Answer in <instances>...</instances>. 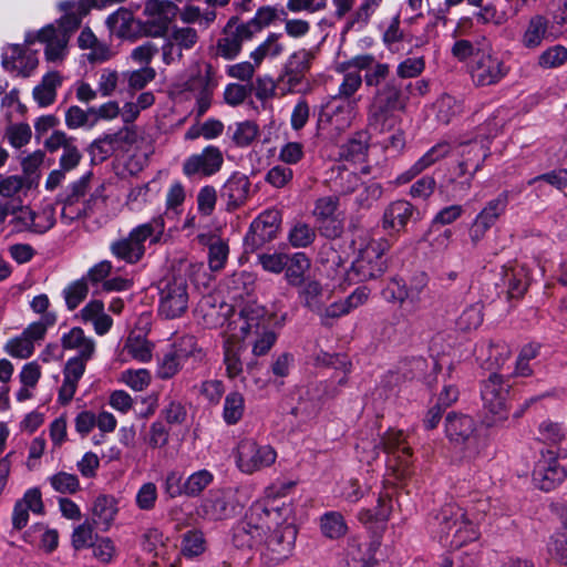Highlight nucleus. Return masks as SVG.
Listing matches in <instances>:
<instances>
[{
	"instance_id": "obj_1",
	"label": "nucleus",
	"mask_w": 567,
	"mask_h": 567,
	"mask_svg": "<svg viewBox=\"0 0 567 567\" xmlns=\"http://www.w3.org/2000/svg\"><path fill=\"white\" fill-rule=\"evenodd\" d=\"M291 514V508L284 501L269 496L250 507L246 520L240 522L234 529L233 542L238 548H252L264 545L266 532L272 525H279Z\"/></svg>"
},
{
	"instance_id": "obj_2",
	"label": "nucleus",
	"mask_w": 567,
	"mask_h": 567,
	"mask_svg": "<svg viewBox=\"0 0 567 567\" xmlns=\"http://www.w3.org/2000/svg\"><path fill=\"white\" fill-rule=\"evenodd\" d=\"M352 246L357 250V257L349 271H346L341 258L333 252L332 264L338 267L333 278L346 274L350 281H365L377 278L384 272L385 260L383 255L390 248L386 239H373L369 234L364 233L352 240Z\"/></svg>"
},
{
	"instance_id": "obj_3",
	"label": "nucleus",
	"mask_w": 567,
	"mask_h": 567,
	"mask_svg": "<svg viewBox=\"0 0 567 567\" xmlns=\"http://www.w3.org/2000/svg\"><path fill=\"white\" fill-rule=\"evenodd\" d=\"M65 349L76 350L79 355L70 359L64 368V380L59 391V399L62 403L70 402L75 393L78 382L85 371V363L95 351L94 341L86 337L81 328H73L62 338Z\"/></svg>"
},
{
	"instance_id": "obj_4",
	"label": "nucleus",
	"mask_w": 567,
	"mask_h": 567,
	"mask_svg": "<svg viewBox=\"0 0 567 567\" xmlns=\"http://www.w3.org/2000/svg\"><path fill=\"white\" fill-rule=\"evenodd\" d=\"M446 436L466 461H474L485 452L487 439L478 432L474 419L463 414H449L445 420Z\"/></svg>"
},
{
	"instance_id": "obj_5",
	"label": "nucleus",
	"mask_w": 567,
	"mask_h": 567,
	"mask_svg": "<svg viewBox=\"0 0 567 567\" xmlns=\"http://www.w3.org/2000/svg\"><path fill=\"white\" fill-rule=\"evenodd\" d=\"M408 100L400 86L392 81L388 82L373 96L369 107V127L379 133L391 131L396 123L393 113L404 111Z\"/></svg>"
},
{
	"instance_id": "obj_6",
	"label": "nucleus",
	"mask_w": 567,
	"mask_h": 567,
	"mask_svg": "<svg viewBox=\"0 0 567 567\" xmlns=\"http://www.w3.org/2000/svg\"><path fill=\"white\" fill-rule=\"evenodd\" d=\"M512 384L497 373H492L484 382L482 400L484 423L488 427L499 426L508 419Z\"/></svg>"
},
{
	"instance_id": "obj_7",
	"label": "nucleus",
	"mask_w": 567,
	"mask_h": 567,
	"mask_svg": "<svg viewBox=\"0 0 567 567\" xmlns=\"http://www.w3.org/2000/svg\"><path fill=\"white\" fill-rule=\"evenodd\" d=\"M436 519L443 534L442 538L452 547L458 548L478 538L476 526L461 508L445 507Z\"/></svg>"
},
{
	"instance_id": "obj_8",
	"label": "nucleus",
	"mask_w": 567,
	"mask_h": 567,
	"mask_svg": "<svg viewBox=\"0 0 567 567\" xmlns=\"http://www.w3.org/2000/svg\"><path fill=\"white\" fill-rule=\"evenodd\" d=\"M270 321L271 317L265 307L257 302H248L239 312L231 315L225 333L244 341L249 336H259Z\"/></svg>"
},
{
	"instance_id": "obj_9",
	"label": "nucleus",
	"mask_w": 567,
	"mask_h": 567,
	"mask_svg": "<svg viewBox=\"0 0 567 567\" xmlns=\"http://www.w3.org/2000/svg\"><path fill=\"white\" fill-rule=\"evenodd\" d=\"M159 313L166 319L178 318L188 308V282L183 275H173L159 281Z\"/></svg>"
},
{
	"instance_id": "obj_10",
	"label": "nucleus",
	"mask_w": 567,
	"mask_h": 567,
	"mask_svg": "<svg viewBox=\"0 0 567 567\" xmlns=\"http://www.w3.org/2000/svg\"><path fill=\"white\" fill-rule=\"evenodd\" d=\"M509 72L504 60L489 45L477 50L471 64V78L476 86H489L501 82Z\"/></svg>"
},
{
	"instance_id": "obj_11",
	"label": "nucleus",
	"mask_w": 567,
	"mask_h": 567,
	"mask_svg": "<svg viewBox=\"0 0 567 567\" xmlns=\"http://www.w3.org/2000/svg\"><path fill=\"white\" fill-rule=\"evenodd\" d=\"M236 465L244 474L251 475L270 467L277 458V452L268 444L254 439H243L236 447Z\"/></svg>"
},
{
	"instance_id": "obj_12",
	"label": "nucleus",
	"mask_w": 567,
	"mask_h": 567,
	"mask_svg": "<svg viewBox=\"0 0 567 567\" xmlns=\"http://www.w3.org/2000/svg\"><path fill=\"white\" fill-rule=\"evenodd\" d=\"M289 516L290 514L284 523L272 525L271 534L265 536L262 555L270 564H280L292 554L297 529L291 522H288Z\"/></svg>"
},
{
	"instance_id": "obj_13",
	"label": "nucleus",
	"mask_w": 567,
	"mask_h": 567,
	"mask_svg": "<svg viewBox=\"0 0 567 567\" xmlns=\"http://www.w3.org/2000/svg\"><path fill=\"white\" fill-rule=\"evenodd\" d=\"M382 444L388 454V471L399 480L410 473L411 447L405 443L402 431L390 430L382 439Z\"/></svg>"
},
{
	"instance_id": "obj_14",
	"label": "nucleus",
	"mask_w": 567,
	"mask_h": 567,
	"mask_svg": "<svg viewBox=\"0 0 567 567\" xmlns=\"http://www.w3.org/2000/svg\"><path fill=\"white\" fill-rule=\"evenodd\" d=\"M359 100H339L332 97L321 110L319 125L322 128L343 132L352 124L358 111Z\"/></svg>"
},
{
	"instance_id": "obj_15",
	"label": "nucleus",
	"mask_w": 567,
	"mask_h": 567,
	"mask_svg": "<svg viewBox=\"0 0 567 567\" xmlns=\"http://www.w3.org/2000/svg\"><path fill=\"white\" fill-rule=\"evenodd\" d=\"M508 205V193L503 192L494 199L485 204L482 210L476 215L475 219L470 226L468 236L473 246L485 237L488 229H491L502 215L506 212Z\"/></svg>"
},
{
	"instance_id": "obj_16",
	"label": "nucleus",
	"mask_w": 567,
	"mask_h": 567,
	"mask_svg": "<svg viewBox=\"0 0 567 567\" xmlns=\"http://www.w3.org/2000/svg\"><path fill=\"white\" fill-rule=\"evenodd\" d=\"M199 40L196 29L190 27H173L165 37L162 56L165 64L179 62L184 52L193 50Z\"/></svg>"
},
{
	"instance_id": "obj_17",
	"label": "nucleus",
	"mask_w": 567,
	"mask_h": 567,
	"mask_svg": "<svg viewBox=\"0 0 567 567\" xmlns=\"http://www.w3.org/2000/svg\"><path fill=\"white\" fill-rule=\"evenodd\" d=\"M70 40L63 32L56 31L53 23L38 31V43L42 47L45 62L62 65L69 55Z\"/></svg>"
},
{
	"instance_id": "obj_18",
	"label": "nucleus",
	"mask_w": 567,
	"mask_h": 567,
	"mask_svg": "<svg viewBox=\"0 0 567 567\" xmlns=\"http://www.w3.org/2000/svg\"><path fill=\"white\" fill-rule=\"evenodd\" d=\"M339 199L336 196L320 197L315 203L312 215L321 235L337 238L342 234L343 224L338 215Z\"/></svg>"
},
{
	"instance_id": "obj_19",
	"label": "nucleus",
	"mask_w": 567,
	"mask_h": 567,
	"mask_svg": "<svg viewBox=\"0 0 567 567\" xmlns=\"http://www.w3.org/2000/svg\"><path fill=\"white\" fill-rule=\"evenodd\" d=\"M567 476L566 470L558 463L554 451L542 454L537 461L533 481L543 491H550L559 485Z\"/></svg>"
},
{
	"instance_id": "obj_20",
	"label": "nucleus",
	"mask_w": 567,
	"mask_h": 567,
	"mask_svg": "<svg viewBox=\"0 0 567 567\" xmlns=\"http://www.w3.org/2000/svg\"><path fill=\"white\" fill-rule=\"evenodd\" d=\"M224 163L223 153L218 147L207 146L203 152L193 154L183 164L186 176H210L217 173Z\"/></svg>"
},
{
	"instance_id": "obj_21",
	"label": "nucleus",
	"mask_w": 567,
	"mask_h": 567,
	"mask_svg": "<svg viewBox=\"0 0 567 567\" xmlns=\"http://www.w3.org/2000/svg\"><path fill=\"white\" fill-rule=\"evenodd\" d=\"M419 218L420 212L413 204L405 199H398L385 207L382 216V228L400 234L405 231L409 221Z\"/></svg>"
},
{
	"instance_id": "obj_22",
	"label": "nucleus",
	"mask_w": 567,
	"mask_h": 567,
	"mask_svg": "<svg viewBox=\"0 0 567 567\" xmlns=\"http://www.w3.org/2000/svg\"><path fill=\"white\" fill-rule=\"evenodd\" d=\"M251 38V32L243 23L231 19L224 29V35L217 42V54L231 60L240 52L243 43Z\"/></svg>"
},
{
	"instance_id": "obj_23",
	"label": "nucleus",
	"mask_w": 567,
	"mask_h": 567,
	"mask_svg": "<svg viewBox=\"0 0 567 567\" xmlns=\"http://www.w3.org/2000/svg\"><path fill=\"white\" fill-rule=\"evenodd\" d=\"M231 493L226 489H213L203 501L198 514L209 520H221L234 514Z\"/></svg>"
},
{
	"instance_id": "obj_24",
	"label": "nucleus",
	"mask_w": 567,
	"mask_h": 567,
	"mask_svg": "<svg viewBox=\"0 0 567 567\" xmlns=\"http://www.w3.org/2000/svg\"><path fill=\"white\" fill-rule=\"evenodd\" d=\"M315 55L311 51L302 49L293 52L280 76V82L285 83L289 90L296 89L305 79L311 68Z\"/></svg>"
},
{
	"instance_id": "obj_25",
	"label": "nucleus",
	"mask_w": 567,
	"mask_h": 567,
	"mask_svg": "<svg viewBox=\"0 0 567 567\" xmlns=\"http://www.w3.org/2000/svg\"><path fill=\"white\" fill-rule=\"evenodd\" d=\"M192 91H199L197 97V116H202L210 106V96L216 82L214 79V70L210 64L197 66V72L188 81Z\"/></svg>"
},
{
	"instance_id": "obj_26",
	"label": "nucleus",
	"mask_w": 567,
	"mask_h": 567,
	"mask_svg": "<svg viewBox=\"0 0 567 567\" xmlns=\"http://www.w3.org/2000/svg\"><path fill=\"white\" fill-rule=\"evenodd\" d=\"M59 7L64 14L56 20L54 24L55 30L63 32L71 39L73 33L80 28L82 19L89 13L90 4L86 0H80L78 2H61Z\"/></svg>"
},
{
	"instance_id": "obj_27",
	"label": "nucleus",
	"mask_w": 567,
	"mask_h": 567,
	"mask_svg": "<svg viewBox=\"0 0 567 567\" xmlns=\"http://www.w3.org/2000/svg\"><path fill=\"white\" fill-rule=\"evenodd\" d=\"M23 176H8L0 179V195L12 197L23 189H30L33 184L32 174L35 172V158L28 156L22 162Z\"/></svg>"
},
{
	"instance_id": "obj_28",
	"label": "nucleus",
	"mask_w": 567,
	"mask_h": 567,
	"mask_svg": "<svg viewBox=\"0 0 567 567\" xmlns=\"http://www.w3.org/2000/svg\"><path fill=\"white\" fill-rule=\"evenodd\" d=\"M451 151V146L446 142H441L430 148L421 158H419L408 171L402 173L396 182L405 184L412 178L421 174L423 171L444 158Z\"/></svg>"
},
{
	"instance_id": "obj_29",
	"label": "nucleus",
	"mask_w": 567,
	"mask_h": 567,
	"mask_svg": "<svg viewBox=\"0 0 567 567\" xmlns=\"http://www.w3.org/2000/svg\"><path fill=\"white\" fill-rule=\"evenodd\" d=\"M250 182L246 175L234 174L223 186L221 197L227 199L229 210L241 206L249 197Z\"/></svg>"
},
{
	"instance_id": "obj_30",
	"label": "nucleus",
	"mask_w": 567,
	"mask_h": 567,
	"mask_svg": "<svg viewBox=\"0 0 567 567\" xmlns=\"http://www.w3.org/2000/svg\"><path fill=\"white\" fill-rule=\"evenodd\" d=\"M511 349L503 341H489L483 344L478 352L482 365L492 371L502 370L511 359Z\"/></svg>"
},
{
	"instance_id": "obj_31",
	"label": "nucleus",
	"mask_w": 567,
	"mask_h": 567,
	"mask_svg": "<svg viewBox=\"0 0 567 567\" xmlns=\"http://www.w3.org/2000/svg\"><path fill=\"white\" fill-rule=\"evenodd\" d=\"M377 543L352 542L349 547L350 561L347 567H391L385 560L375 558Z\"/></svg>"
},
{
	"instance_id": "obj_32",
	"label": "nucleus",
	"mask_w": 567,
	"mask_h": 567,
	"mask_svg": "<svg viewBox=\"0 0 567 567\" xmlns=\"http://www.w3.org/2000/svg\"><path fill=\"white\" fill-rule=\"evenodd\" d=\"M487 155L488 150L483 142L475 141L464 144L461 151L462 161L458 164L461 175L468 174L472 178L481 168Z\"/></svg>"
},
{
	"instance_id": "obj_33",
	"label": "nucleus",
	"mask_w": 567,
	"mask_h": 567,
	"mask_svg": "<svg viewBox=\"0 0 567 567\" xmlns=\"http://www.w3.org/2000/svg\"><path fill=\"white\" fill-rule=\"evenodd\" d=\"M281 225V213L278 209H268L260 214L251 224V231L260 244L272 240Z\"/></svg>"
},
{
	"instance_id": "obj_34",
	"label": "nucleus",
	"mask_w": 567,
	"mask_h": 567,
	"mask_svg": "<svg viewBox=\"0 0 567 567\" xmlns=\"http://www.w3.org/2000/svg\"><path fill=\"white\" fill-rule=\"evenodd\" d=\"M503 280L507 285L509 298H520L527 291L529 286V274L526 266L513 264L505 266L503 270Z\"/></svg>"
},
{
	"instance_id": "obj_35",
	"label": "nucleus",
	"mask_w": 567,
	"mask_h": 567,
	"mask_svg": "<svg viewBox=\"0 0 567 567\" xmlns=\"http://www.w3.org/2000/svg\"><path fill=\"white\" fill-rule=\"evenodd\" d=\"M92 522L107 529L118 512L117 501L111 495L101 494L92 504Z\"/></svg>"
},
{
	"instance_id": "obj_36",
	"label": "nucleus",
	"mask_w": 567,
	"mask_h": 567,
	"mask_svg": "<svg viewBox=\"0 0 567 567\" xmlns=\"http://www.w3.org/2000/svg\"><path fill=\"white\" fill-rule=\"evenodd\" d=\"M35 344V322L30 323L23 332L10 339L4 351L13 358L27 359L32 355Z\"/></svg>"
},
{
	"instance_id": "obj_37",
	"label": "nucleus",
	"mask_w": 567,
	"mask_h": 567,
	"mask_svg": "<svg viewBox=\"0 0 567 567\" xmlns=\"http://www.w3.org/2000/svg\"><path fill=\"white\" fill-rule=\"evenodd\" d=\"M243 340L231 338L230 334L225 333L224 341V363L226 367L227 375L231 379L236 378L243 372V363L240 360V352L243 350Z\"/></svg>"
},
{
	"instance_id": "obj_38",
	"label": "nucleus",
	"mask_w": 567,
	"mask_h": 567,
	"mask_svg": "<svg viewBox=\"0 0 567 567\" xmlns=\"http://www.w3.org/2000/svg\"><path fill=\"white\" fill-rule=\"evenodd\" d=\"M137 133L132 127H124L115 133L105 134L96 141V146L104 152H112L117 150H127L137 141Z\"/></svg>"
},
{
	"instance_id": "obj_39",
	"label": "nucleus",
	"mask_w": 567,
	"mask_h": 567,
	"mask_svg": "<svg viewBox=\"0 0 567 567\" xmlns=\"http://www.w3.org/2000/svg\"><path fill=\"white\" fill-rule=\"evenodd\" d=\"M177 11V6L168 0H147L144 8V13L154 22L157 21L163 29L167 28Z\"/></svg>"
},
{
	"instance_id": "obj_40",
	"label": "nucleus",
	"mask_w": 567,
	"mask_h": 567,
	"mask_svg": "<svg viewBox=\"0 0 567 567\" xmlns=\"http://www.w3.org/2000/svg\"><path fill=\"white\" fill-rule=\"evenodd\" d=\"M63 78L59 71H50L45 73L38 85V105H51L56 97V89L61 86Z\"/></svg>"
},
{
	"instance_id": "obj_41",
	"label": "nucleus",
	"mask_w": 567,
	"mask_h": 567,
	"mask_svg": "<svg viewBox=\"0 0 567 567\" xmlns=\"http://www.w3.org/2000/svg\"><path fill=\"white\" fill-rule=\"evenodd\" d=\"M30 511L35 512V488H30L24 497L17 501L12 513V526L20 530L27 526Z\"/></svg>"
},
{
	"instance_id": "obj_42",
	"label": "nucleus",
	"mask_w": 567,
	"mask_h": 567,
	"mask_svg": "<svg viewBox=\"0 0 567 567\" xmlns=\"http://www.w3.org/2000/svg\"><path fill=\"white\" fill-rule=\"evenodd\" d=\"M286 278L292 286H300L305 281V274L310 268V260L303 252L288 256L286 265Z\"/></svg>"
},
{
	"instance_id": "obj_43",
	"label": "nucleus",
	"mask_w": 567,
	"mask_h": 567,
	"mask_svg": "<svg viewBox=\"0 0 567 567\" xmlns=\"http://www.w3.org/2000/svg\"><path fill=\"white\" fill-rule=\"evenodd\" d=\"M206 237L203 236L200 240L206 244ZM208 245V265L213 271H218L224 268L229 248L226 241L218 237H210L207 241Z\"/></svg>"
},
{
	"instance_id": "obj_44",
	"label": "nucleus",
	"mask_w": 567,
	"mask_h": 567,
	"mask_svg": "<svg viewBox=\"0 0 567 567\" xmlns=\"http://www.w3.org/2000/svg\"><path fill=\"white\" fill-rule=\"evenodd\" d=\"M111 251L116 258L128 264L138 262L145 254V249L140 248L128 236L112 243Z\"/></svg>"
},
{
	"instance_id": "obj_45",
	"label": "nucleus",
	"mask_w": 567,
	"mask_h": 567,
	"mask_svg": "<svg viewBox=\"0 0 567 567\" xmlns=\"http://www.w3.org/2000/svg\"><path fill=\"white\" fill-rule=\"evenodd\" d=\"M280 35L270 33L251 53L250 58L256 64L261 65L265 59H274L284 52V45L279 41Z\"/></svg>"
},
{
	"instance_id": "obj_46",
	"label": "nucleus",
	"mask_w": 567,
	"mask_h": 567,
	"mask_svg": "<svg viewBox=\"0 0 567 567\" xmlns=\"http://www.w3.org/2000/svg\"><path fill=\"white\" fill-rule=\"evenodd\" d=\"M548 550L557 560L567 566V508L563 513L561 528L550 537Z\"/></svg>"
},
{
	"instance_id": "obj_47",
	"label": "nucleus",
	"mask_w": 567,
	"mask_h": 567,
	"mask_svg": "<svg viewBox=\"0 0 567 567\" xmlns=\"http://www.w3.org/2000/svg\"><path fill=\"white\" fill-rule=\"evenodd\" d=\"M548 29V21L542 16L530 19L528 27L523 37V44L526 48H537L544 40Z\"/></svg>"
},
{
	"instance_id": "obj_48",
	"label": "nucleus",
	"mask_w": 567,
	"mask_h": 567,
	"mask_svg": "<svg viewBox=\"0 0 567 567\" xmlns=\"http://www.w3.org/2000/svg\"><path fill=\"white\" fill-rule=\"evenodd\" d=\"M20 386L16 393L18 402H25L31 400L33 396V390L35 389V362H29L23 365L19 373Z\"/></svg>"
},
{
	"instance_id": "obj_49",
	"label": "nucleus",
	"mask_w": 567,
	"mask_h": 567,
	"mask_svg": "<svg viewBox=\"0 0 567 567\" xmlns=\"http://www.w3.org/2000/svg\"><path fill=\"white\" fill-rule=\"evenodd\" d=\"M321 530L326 537L337 539L347 534L348 526L340 513L329 512L321 517Z\"/></svg>"
},
{
	"instance_id": "obj_50",
	"label": "nucleus",
	"mask_w": 567,
	"mask_h": 567,
	"mask_svg": "<svg viewBox=\"0 0 567 567\" xmlns=\"http://www.w3.org/2000/svg\"><path fill=\"white\" fill-rule=\"evenodd\" d=\"M245 412V399L239 392H230L225 398L223 417L227 424L238 423Z\"/></svg>"
},
{
	"instance_id": "obj_51",
	"label": "nucleus",
	"mask_w": 567,
	"mask_h": 567,
	"mask_svg": "<svg viewBox=\"0 0 567 567\" xmlns=\"http://www.w3.org/2000/svg\"><path fill=\"white\" fill-rule=\"evenodd\" d=\"M342 73V80L338 87V93L334 96L339 100H358L354 94L362 85V76L358 71H338Z\"/></svg>"
},
{
	"instance_id": "obj_52",
	"label": "nucleus",
	"mask_w": 567,
	"mask_h": 567,
	"mask_svg": "<svg viewBox=\"0 0 567 567\" xmlns=\"http://www.w3.org/2000/svg\"><path fill=\"white\" fill-rule=\"evenodd\" d=\"M540 346L537 343H529L524 346L516 359L514 374L517 377H529L533 374L530 362L539 354Z\"/></svg>"
},
{
	"instance_id": "obj_53",
	"label": "nucleus",
	"mask_w": 567,
	"mask_h": 567,
	"mask_svg": "<svg viewBox=\"0 0 567 567\" xmlns=\"http://www.w3.org/2000/svg\"><path fill=\"white\" fill-rule=\"evenodd\" d=\"M124 350L135 360L146 362L152 358V344L140 334H131Z\"/></svg>"
},
{
	"instance_id": "obj_54",
	"label": "nucleus",
	"mask_w": 567,
	"mask_h": 567,
	"mask_svg": "<svg viewBox=\"0 0 567 567\" xmlns=\"http://www.w3.org/2000/svg\"><path fill=\"white\" fill-rule=\"evenodd\" d=\"M97 535L94 533L93 523L89 520L78 525L71 535V545L75 550L92 547Z\"/></svg>"
},
{
	"instance_id": "obj_55",
	"label": "nucleus",
	"mask_w": 567,
	"mask_h": 567,
	"mask_svg": "<svg viewBox=\"0 0 567 567\" xmlns=\"http://www.w3.org/2000/svg\"><path fill=\"white\" fill-rule=\"evenodd\" d=\"M315 238V228L303 221L296 223L288 235V240L295 248L308 247L313 243Z\"/></svg>"
},
{
	"instance_id": "obj_56",
	"label": "nucleus",
	"mask_w": 567,
	"mask_h": 567,
	"mask_svg": "<svg viewBox=\"0 0 567 567\" xmlns=\"http://www.w3.org/2000/svg\"><path fill=\"white\" fill-rule=\"evenodd\" d=\"M436 116L442 123H450L462 112V103L455 97L444 94L435 103Z\"/></svg>"
},
{
	"instance_id": "obj_57",
	"label": "nucleus",
	"mask_w": 567,
	"mask_h": 567,
	"mask_svg": "<svg viewBox=\"0 0 567 567\" xmlns=\"http://www.w3.org/2000/svg\"><path fill=\"white\" fill-rule=\"evenodd\" d=\"M360 185V177L354 172H351L343 166L337 167V175L333 179V188L336 192L350 194Z\"/></svg>"
},
{
	"instance_id": "obj_58",
	"label": "nucleus",
	"mask_w": 567,
	"mask_h": 567,
	"mask_svg": "<svg viewBox=\"0 0 567 567\" xmlns=\"http://www.w3.org/2000/svg\"><path fill=\"white\" fill-rule=\"evenodd\" d=\"M301 296L305 300V305L312 311L318 312L322 310L323 290L318 281H306L301 290Z\"/></svg>"
},
{
	"instance_id": "obj_59",
	"label": "nucleus",
	"mask_w": 567,
	"mask_h": 567,
	"mask_svg": "<svg viewBox=\"0 0 567 567\" xmlns=\"http://www.w3.org/2000/svg\"><path fill=\"white\" fill-rule=\"evenodd\" d=\"M181 359L194 358L195 361H203L205 358L204 350L198 346L197 340L193 336L182 337L175 344L174 350Z\"/></svg>"
},
{
	"instance_id": "obj_60",
	"label": "nucleus",
	"mask_w": 567,
	"mask_h": 567,
	"mask_svg": "<svg viewBox=\"0 0 567 567\" xmlns=\"http://www.w3.org/2000/svg\"><path fill=\"white\" fill-rule=\"evenodd\" d=\"M213 474L207 470H200L190 474L185 481V495H199L212 482Z\"/></svg>"
},
{
	"instance_id": "obj_61",
	"label": "nucleus",
	"mask_w": 567,
	"mask_h": 567,
	"mask_svg": "<svg viewBox=\"0 0 567 567\" xmlns=\"http://www.w3.org/2000/svg\"><path fill=\"white\" fill-rule=\"evenodd\" d=\"M89 286L84 278L69 285L64 290V298L70 310L75 309L87 296Z\"/></svg>"
},
{
	"instance_id": "obj_62",
	"label": "nucleus",
	"mask_w": 567,
	"mask_h": 567,
	"mask_svg": "<svg viewBox=\"0 0 567 567\" xmlns=\"http://www.w3.org/2000/svg\"><path fill=\"white\" fill-rule=\"evenodd\" d=\"M206 542L202 532L189 530L184 535L182 553L187 557L203 554L206 549Z\"/></svg>"
},
{
	"instance_id": "obj_63",
	"label": "nucleus",
	"mask_w": 567,
	"mask_h": 567,
	"mask_svg": "<svg viewBox=\"0 0 567 567\" xmlns=\"http://www.w3.org/2000/svg\"><path fill=\"white\" fill-rule=\"evenodd\" d=\"M277 18V11L271 7L260 8L255 17L246 23H243L251 32V37L269 25Z\"/></svg>"
},
{
	"instance_id": "obj_64",
	"label": "nucleus",
	"mask_w": 567,
	"mask_h": 567,
	"mask_svg": "<svg viewBox=\"0 0 567 567\" xmlns=\"http://www.w3.org/2000/svg\"><path fill=\"white\" fill-rule=\"evenodd\" d=\"M425 69L423 56H410L401 61L396 66V75L400 79H412L419 76Z\"/></svg>"
}]
</instances>
